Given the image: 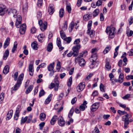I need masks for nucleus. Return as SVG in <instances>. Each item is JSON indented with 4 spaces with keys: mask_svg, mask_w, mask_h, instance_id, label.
<instances>
[{
    "mask_svg": "<svg viewBox=\"0 0 133 133\" xmlns=\"http://www.w3.org/2000/svg\"><path fill=\"white\" fill-rule=\"evenodd\" d=\"M96 49H92L91 50V52L92 53H93V54L91 56L90 58L89 59V60L91 62H93V63H92L91 64L94 65V66H98V65L97 64V62H96V60L97 59V57L96 54L95 53V52H96Z\"/></svg>",
    "mask_w": 133,
    "mask_h": 133,
    "instance_id": "1",
    "label": "nucleus"
},
{
    "mask_svg": "<svg viewBox=\"0 0 133 133\" xmlns=\"http://www.w3.org/2000/svg\"><path fill=\"white\" fill-rule=\"evenodd\" d=\"M132 117V115L130 114H127L126 115L122 117V121L124 122V128L126 129L129 124V119Z\"/></svg>",
    "mask_w": 133,
    "mask_h": 133,
    "instance_id": "2",
    "label": "nucleus"
},
{
    "mask_svg": "<svg viewBox=\"0 0 133 133\" xmlns=\"http://www.w3.org/2000/svg\"><path fill=\"white\" fill-rule=\"evenodd\" d=\"M24 77V74H21L19 76L18 79L15 85L12 90H17L19 87L21 85L22 82L23 80Z\"/></svg>",
    "mask_w": 133,
    "mask_h": 133,
    "instance_id": "3",
    "label": "nucleus"
},
{
    "mask_svg": "<svg viewBox=\"0 0 133 133\" xmlns=\"http://www.w3.org/2000/svg\"><path fill=\"white\" fill-rule=\"evenodd\" d=\"M115 30V29L114 28L112 27L110 28L109 26H108L107 27L105 32L107 34H108L109 32V37L110 38H112L114 37Z\"/></svg>",
    "mask_w": 133,
    "mask_h": 133,
    "instance_id": "4",
    "label": "nucleus"
},
{
    "mask_svg": "<svg viewBox=\"0 0 133 133\" xmlns=\"http://www.w3.org/2000/svg\"><path fill=\"white\" fill-rule=\"evenodd\" d=\"M81 48L80 45H77L74 46L72 48L74 52V56H77L79 52V50Z\"/></svg>",
    "mask_w": 133,
    "mask_h": 133,
    "instance_id": "5",
    "label": "nucleus"
},
{
    "mask_svg": "<svg viewBox=\"0 0 133 133\" xmlns=\"http://www.w3.org/2000/svg\"><path fill=\"white\" fill-rule=\"evenodd\" d=\"M85 87V83L84 82L80 83L78 84L77 87V91L80 92L82 91Z\"/></svg>",
    "mask_w": 133,
    "mask_h": 133,
    "instance_id": "6",
    "label": "nucleus"
},
{
    "mask_svg": "<svg viewBox=\"0 0 133 133\" xmlns=\"http://www.w3.org/2000/svg\"><path fill=\"white\" fill-rule=\"evenodd\" d=\"M58 124L61 126H64L65 123V122L63 118L61 116H60L58 120Z\"/></svg>",
    "mask_w": 133,
    "mask_h": 133,
    "instance_id": "7",
    "label": "nucleus"
},
{
    "mask_svg": "<svg viewBox=\"0 0 133 133\" xmlns=\"http://www.w3.org/2000/svg\"><path fill=\"white\" fill-rule=\"evenodd\" d=\"M88 54V52L87 51H84L82 52L80 54V56L76 58V61L77 62L80 58L82 57H85Z\"/></svg>",
    "mask_w": 133,
    "mask_h": 133,
    "instance_id": "8",
    "label": "nucleus"
},
{
    "mask_svg": "<svg viewBox=\"0 0 133 133\" xmlns=\"http://www.w3.org/2000/svg\"><path fill=\"white\" fill-rule=\"evenodd\" d=\"M99 103H95L93 104L91 107L90 110L92 112L96 111L99 107Z\"/></svg>",
    "mask_w": 133,
    "mask_h": 133,
    "instance_id": "9",
    "label": "nucleus"
},
{
    "mask_svg": "<svg viewBox=\"0 0 133 133\" xmlns=\"http://www.w3.org/2000/svg\"><path fill=\"white\" fill-rule=\"evenodd\" d=\"M19 32L21 34H24L25 32L26 28V26L25 24L24 23L21 26H20Z\"/></svg>",
    "mask_w": 133,
    "mask_h": 133,
    "instance_id": "10",
    "label": "nucleus"
},
{
    "mask_svg": "<svg viewBox=\"0 0 133 133\" xmlns=\"http://www.w3.org/2000/svg\"><path fill=\"white\" fill-rule=\"evenodd\" d=\"M54 8V5L53 4H50L49 5L48 8V12L50 14L52 15L54 12L55 11Z\"/></svg>",
    "mask_w": 133,
    "mask_h": 133,
    "instance_id": "11",
    "label": "nucleus"
},
{
    "mask_svg": "<svg viewBox=\"0 0 133 133\" xmlns=\"http://www.w3.org/2000/svg\"><path fill=\"white\" fill-rule=\"evenodd\" d=\"M22 20L21 17L20 15H19L17 18L15 24V25L16 27L17 28H19V26H18L21 23Z\"/></svg>",
    "mask_w": 133,
    "mask_h": 133,
    "instance_id": "12",
    "label": "nucleus"
},
{
    "mask_svg": "<svg viewBox=\"0 0 133 133\" xmlns=\"http://www.w3.org/2000/svg\"><path fill=\"white\" fill-rule=\"evenodd\" d=\"M87 104V102L85 101H84L83 104H82L81 105L79 106V110H80L83 111H84L85 109L87 108V106L86 105Z\"/></svg>",
    "mask_w": 133,
    "mask_h": 133,
    "instance_id": "13",
    "label": "nucleus"
},
{
    "mask_svg": "<svg viewBox=\"0 0 133 133\" xmlns=\"http://www.w3.org/2000/svg\"><path fill=\"white\" fill-rule=\"evenodd\" d=\"M8 11H9V13H10V15H11L12 14H13V16L14 17L16 18L17 16V11L16 9H8Z\"/></svg>",
    "mask_w": 133,
    "mask_h": 133,
    "instance_id": "14",
    "label": "nucleus"
},
{
    "mask_svg": "<svg viewBox=\"0 0 133 133\" xmlns=\"http://www.w3.org/2000/svg\"><path fill=\"white\" fill-rule=\"evenodd\" d=\"M75 63H77L78 62V63L80 66H84L85 65V62L84 59L83 58H80L77 61H76V58H75Z\"/></svg>",
    "mask_w": 133,
    "mask_h": 133,
    "instance_id": "15",
    "label": "nucleus"
},
{
    "mask_svg": "<svg viewBox=\"0 0 133 133\" xmlns=\"http://www.w3.org/2000/svg\"><path fill=\"white\" fill-rule=\"evenodd\" d=\"M56 43L57 45L58 46L60 49V51L64 49V48L61 46V41L59 38H57V39Z\"/></svg>",
    "mask_w": 133,
    "mask_h": 133,
    "instance_id": "16",
    "label": "nucleus"
},
{
    "mask_svg": "<svg viewBox=\"0 0 133 133\" xmlns=\"http://www.w3.org/2000/svg\"><path fill=\"white\" fill-rule=\"evenodd\" d=\"M58 119V116L57 115L54 116L50 121V122L51 124L52 125H54Z\"/></svg>",
    "mask_w": 133,
    "mask_h": 133,
    "instance_id": "17",
    "label": "nucleus"
},
{
    "mask_svg": "<svg viewBox=\"0 0 133 133\" xmlns=\"http://www.w3.org/2000/svg\"><path fill=\"white\" fill-rule=\"evenodd\" d=\"M92 16L91 14H85L83 16V19L85 21H87L91 19Z\"/></svg>",
    "mask_w": 133,
    "mask_h": 133,
    "instance_id": "18",
    "label": "nucleus"
},
{
    "mask_svg": "<svg viewBox=\"0 0 133 133\" xmlns=\"http://www.w3.org/2000/svg\"><path fill=\"white\" fill-rule=\"evenodd\" d=\"M13 113V111L12 110H10L8 112L7 115V117L6 119L7 120H8L10 119L12 117Z\"/></svg>",
    "mask_w": 133,
    "mask_h": 133,
    "instance_id": "19",
    "label": "nucleus"
},
{
    "mask_svg": "<svg viewBox=\"0 0 133 133\" xmlns=\"http://www.w3.org/2000/svg\"><path fill=\"white\" fill-rule=\"evenodd\" d=\"M5 8L4 6L0 5V15H3L5 13Z\"/></svg>",
    "mask_w": 133,
    "mask_h": 133,
    "instance_id": "20",
    "label": "nucleus"
},
{
    "mask_svg": "<svg viewBox=\"0 0 133 133\" xmlns=\"http://www.w3.org/2000/svg\"><path fill=\"white\" fill-rule=\"evenodd\" d=\"M10 39L8 37L6 39L3 45V47L4 49L6 48L9 45V44Z\"/></svg>",
    "mask_w": 133,
    "mask_h": 133,
    "instance_id": "21",
    "label": "nucleus"
},
{
    "mask_svg": "<svg viewBox=\"0 0 133 133\" xmlns=\"http://www.w3.org/2000/svg\"><path fill=\"white\" fill-rule=\"evenodd\" d=\"M9 54V51L8 49H7L4 54L3 57V59L4 60H6Z\"/></svg>",
    "mask_w": 133,
    "mask_h": 133,
    "instance_id": "22",
    "label": "nucleus"
},
{
    "mask_svg": "<svg viewBox=\"0 0 133 133\" xmlns=\"http://www.w3.org/2000/svg\"><path fill=\"white\" fill-rule=\"evenodd\" d=\"M52 96V94H50L48 96L47 98L45 100V104H49L51 101V98Z\"/></svg>",
    "mask_w": 133,
    "mask_h": 133,
    "instance_id": "23",
    "label": "nucleus"
},
{
    "mask_svg": "<svg viewBox=\"0 0 133 133\" xmlns=\"http://www.w3.org/2000/svg\"><path fill=\"white\" fill-rule=\"evenodd\" d=\"M47 24L46 23H43L40 26V28L41 30L43 31H44L46 28Z\"/></svg>",
    "mask_w": 133,
    "mask_h": 133,
    "instance_id": "24",
    "label": "nucleus"
},
{
    "mask_svg": "<svg viewBox=\"0 0 133 133\" xmlns=\"http://www.w3.org/2000/svg\"><path fill=\"white\" fill-rule=\"evenodd\" d=\"M124 78L123 74L122 73H121L119 77V82L120 83L122 82L123 81Z\"/></svg>",
    "mask_w": 133,
    "mask_h": 133,
    "instance_id": "25",
    "label": "nucleus"
},
{
    "mask_svg": "<svg viewBox=\"0 0 133 133\" xmlns=\"http://www.w3.org/2000/svg\"><path fill=\"white\" fill-rule=\"evenodd\" d=\"M37 44L36 41L33 42L31 44L32 48L36 50L37 49Z\"/></svg>",
    "mask_w": 133,
    "mask_h": 133,
    "instance_id": "26",
    "label": "nucleus"
},
{
    "mask_svg": "<svg viewBox=\"0 0 133 133\" xmlns=\"http://www.w3.org/2000/svg\"><path fill=\"white\" fill-rule=\"evenodd\" d=\"M87 33L90 35L91 37H92L95 35V31L93 30H89L88 29Z\"/></svg>",
    "mask_w": 133,
    "mask_h": 133,
    "instance_id": "27",
    "label": "nucleus"
},
{
    "mask_svg": "<svg viewBox=\"0 0 133 133\" xmlns=\"http://www.w3.org/2000/svg\"><path fill=\"white\" fill-rule=\"evenodd\" d=\"M33 88V86L32 85H30L28 88L25 91V93L26 94H29L32 90Z\"/></svg>",
    "mask_w": 133,
    "mask_h": 133,
    "instance_id": "28",
    "label": "nucleus"
},
{
    "mask_svg": "<svg viewBox=\"0 0 133 133\" xmlns=\"http://www.w3.org/2000/svg\"><path fill=\"white\" fill-rule=\"evenodd\" d=\"M53 48V45L52 43H49L48 45L47 50L49 52H50L52 50Z\"/></svg>",
    "mask_w": 133,
    "mask_h": 133,
    "instance_id": "29",
    "label": "nucleus"
},
{
    "mask_svg": "<svg viewBox=\"0 0 133 133\" xmlns=\"http://www.w3.org/2000/svg\"><path fill=\"white\" fill-rule=\"evenodd\" d=\"M40 119L41 121H43L46 118V115L44 113L40 114L39 116Z\"/></svg>",
    "mask_w": 133,
    "mask_h": 133,
    "instance_id": "30",
    "label": "nucleus"
},
{
    "mask_svg": "<svg viewBox=\"0 0 133 133\" xmlns=\"http://www.w3.org/2000/svg\"><path fill=\"white\" fill-rule=\"evenodd\" d=\"M55 84V87L57 88L56 89H55V90H57L58 89L59 85V82L57 79H55L54 80Z\"/></svg>",
    "mask_w": 133,
    "mask_h": 133,
    "instance_id": "31",
    "label": "nucleus"
},
{
    "mask_svg": "<svg viewBox=\"0 0 133 133\" xmlns=\"http://www.w3.org/2000/svg\"><path fill=\"white\" fill-rule=\"evenodd\" d=\"M64 14V9L63 8H61L59 12V17L62 18L63 17V16Z\"/></svg>",
    "mask_w": 133,
    "mask_h": 133,
    "instance_id": "32",
    "label": "nucleus"
},
{
    "mask_svg": "<svg viewBox=\"0 0 133 133\" xmlns=\"http://www.w3.org/2000/svg\"><path fill=\"white\" fill-rule=\"evenodd\" d=\"M28 4L27 3H25L23 5V11L24 12H25L28 9Z\"/></svg>",
    "mask_w": 133,
    "mask_h": 133,
    "instance_id": "33",
    "label": "nucleus"
},
{
    "mask_svg": "<svg viewBox=\"0 0 133 133\" xmlns=\"http://www.w3.org/2000/svg\"><path fill=\"white\" fill-rule=\"evenodd\" d=\"M18 75V72H16L12 75V77L14 78L15 81H16L17 79V77Z\"/></svg>",
    "mask_w": 133,
    "mask_h": 133,
    "instance_id": "34",
    "label": "nucleus"
},
{
    "mask_svg": "<svg viewBox=\"0 0 133 133\" xmlns=\"http://www.w3.org/2000/svg\"><path fill=\"white\" fill-rule=\"evenodd\" d=\"M75 26V23L73 21H72L69 26V30L70 31H71L73 29L74 26Z\"/></svg>",
    "mask_w": 133,
    "mask_h": 133,
    "instance_id": "35",
    "label": "nucleus"
},
{
    "mask_svg": "<svg viewBox=\"0 0 133 133\" xmlns=\"http://www.w3.org/2000/svg\"><path fill=\"white\" fill-rule=\"evenodd\" d=\"M99 13V10L98 9H95L93 12V16L95 17L97 16Z\"/></svg>",
    "mask_w": 133,
    "mask_h": 133,
    "instance_id": "36",
    "label": "nucleus"
},
{
    "mask_svg": "<svg viewBox=\"0 0 133 133\" xmlns=\"http://www.w3.org/2000/svg\"><path fill=\"white\" fill-rule=\"evenodd\" d=\"M60 32L61 37L64 39H65L66 36L63 31V30H61Z\"/></svg>",
    "mask_w": 133,
    "mask_h": 133,
    "instance_id": "37",
    "label": "nucleus"
},
{
    "mask_svg": "<svg viewBox=\"0 0 133 133\" xmlns=\"http://www.w3.org/2000/svg\"><path fill=\"white\" fill-rule=\"evenodd\" d=\"M29 71L30 75L31 76H32L33 75L34 72L33 67H29Z\"/></svg>",
    "mask_w": 133,
    "mask_h": 133,
    "instance_id": "38",
    "label": "nucleus"
},
{
    "mask_svg": "<svg viewBox=\"0 0 133 133\" xmlns=\"http://www.w3.org/2000/svg\"><path fill=\"white\" fill-rule=\"evenodd\" d=\"M114 75L112 73H110L109 74V77L110 78V80L111 81V83L113 84H114V81L112 80V78H114Z\"/></svg>",
    "mask_w": 133,
    "mask_h": 133,
    "instance_id": "39",
    "label": "nucleus"
},
{
    "mask_svg": "<svg viewBox=\"0 0 133 133\" xmlns=\"http://www.w3.org/2000/svg\"><path fill=\"white\" fill-rule=\"evenodd\" d=\"M17 42H15L14 44V45L13 48L12 49V52L13 53L16 50L17 48Z\"/></svg>",
    "mask_w": 133,
    "mask_h": 133,
    "instance_id": "40",
    "label": "nucleus"
},
{
    "mask_svg": "<svg viewBox=\"0 0 133 133\" xmlns=\"http://www.w3.org/2000/svg\"><path fill=\"white\" fill-rule=\"evenodd\" d=\"M9 67H4L3 71V73L5 74H7L9 72Z\"/></svg>",
    "mask_w": 133,
    "mask_h": 133,
    "instance_id": "41",
    "label": "nucleus"
},
{
    "mask_svg": "<svg viewBox=\"0 0 133 133\" xmlns=\"http://www.w3.org/2000/svg\"><path fill=\"white\" fill-rule=\"evenodd\" d=\"M74 111L73 108H72L68 114V117L69 118H70L72 115Z\"/></svg>",
    "mask_w": 133,
    "mask_h": 133,
    "instance_id": "42",
    "label": "nucleus"
},
{
    "mask_svg": "<svg viewBox=\"0 0 133 133\" xmlns=\"http://www.w3.org/2000/svg\"><path fill=\"white\" fill-rule=\"evenodd\" d=\"M111 46H109L106 47L103 51V53L104 54L107 53L111 49Z\"/></svg>",
    "mask_w": 133,
    "mask_h": 133,
    "instance_id": "43",
    "label": "nucleus"
},
{
    "mask_svg": "<svg viewBox=\"0 0 133 133\" xmlns=\"http://www.w3.org/2000/svg\"><path fill=\"white\" fill-rule=\"evenodd\" d=\"M104 86L102 83H101L99 86V88L100 90L103 92H105V91L104 89Z\"/></svg>",
    "mask_w": 133,
    "mask_h": 133,
    "instance_id": "44",
    "label": "nucleus"
},
{
    "mask_svg": "<svg viewBox=\"0 0 133 133\" xmlns=\"http://www.w3.org/2000/svg\"><path fill=\"white\" fill-rule=\"evenodd\" d=\"M72 82V77L71 76L69 79V81L68 83V85L69 87L71 86Z\"/></svg>",
    "mask_w": 133,
    "mask_h": 133,
    "instance_id": "45",
    "label": "nucleus"
},
{
    "mask_svg": "<svg viewBox=\"0 0 133 133\" xmlns=\"http://www.w3.org/2000/svg\"><path fill=\"white\" fill-rule=\"evenodd\" d=\"M92 23V21L91 20L89 21L88 22V30H91V27Z\"/></svg>",
    "mask_w": 133,
    "mask_h": 133,
    "instance_id": "46",
    "label": "nucleus"
},
{
    "mask_svg": "<svg viewBox=\"0 0 133 133\" xmlns=\"http://www.w3.org/2000/svg\"><path fill=\"white\" fill-rule=\"evenodd\" d=\"M45 124V123L44 122H42L40 123L39 124V129L40 130H42Z\"/></svg>",
    "mask_w": 133,
    "mask_h": 133,
    "instance_id": "47",
    "label": "nucleus"
},
{
    "mask_svg": "<svg viewBox=\"0 0 133 133\" xmlns=\"http://www.w3.org/2000/svg\"><path fill=\"white\" fill-rule=\"evenodd\" d=\"M45 94V92L43 89L42 90L39 92V97L44 95Z\"/></svg>",
    "mask_w": 133,
    "mask_h": 133,
    "instance_id": "48",
    "label": "nucleus"
},
{
    "mask_svg": "<svg viewBox=\"0 0 133 133\" xmlns=\"http://www.w3.org/2000/svg\"><path fill=\"white\" fill-rule=\"evenodd\" d=\"M80 39H76L74 42V44H76V45H80L79 44V43L80 42Z\"/></svg>",
    "mask_w": 133,
    "mask_h": 133,
    "instance_id": "49",
    "label": "nucleus"
},
{
    "mask_svg": "<svg viewBox=\"0 0 133 133\" xmlns=\"http://www.w3.org/2000/svg\"><path fill=\"white\" fill-rule=\"evenodd\" d=\"M67 23L65 22L64 23V26L62 28V30H65L67 29Z\"/></svg>",
    "mask_w": 133,
    "mask_h": 133,
    "instance_id": "50",
    "label": "nucleus"
},
{
    "mask_svg": "<svg viewBox=\"0 0 133 133\" xmlns=\"http://www.w3.org/2000/svg\"><path fill=\"white\" fill-rule=\"evenodd\" d=\"M21 130L18 127H16L15 131L14 133H21Z\"/></svg>",
    "mask_w": 133,
    "mask_h": 133,
    "instance_id": "51",
    "label": "nucleus"
},
{
    "mask_svg": "<svg viewBox=\"0 0 133 133\" xmlns=\"http://www.w3.org/2000/svg\"><path fill=\"white\" fill-rule=\"evenodd\" d=\"M28 118L27 116L25 117L24 118H23V117L22 118L21 121V123H24L26 121Z\"/></svg>",
    "mask_w": 133,
    "mask_h": 133,
    "instance_id": "52",
    "label": "nucleus"
},
{
    "mask_svg": "<svg viewBox=\"0 0 133 133\" xmlns=\"http://www.w3.org/2000/svg\"><path fill=\"white\" fill-rule=\"evenodd\" d=\"M42 3L43 0H38L37 5L39 7H40L42 5Z\"/></svg>",
    "mask_w": 133,
    "mask_h": 133,
    "instance_id": "53",
    "label": "nucleus"
},
{
    "mask_svg": "<svg viewBox=\"0 0 133 133\" xmlns=\"http://www.w3.org/2000/svg\"><path fill=\"white\" fill-rule=\"evenodd\" d=\"M93 75L92 73L88 75L86 78L85 80L87 81Z\"/></svg>",
    "mask_w": 133,
    "mask_h": 133,
    "instance_id": "54",
    "label": "nucleus"
},
{
    "mask_svg": "<svg viewBox=\"0 0 133 133\" xmlns=\"http://www.w3.org/2000/svg\"><path fill=\"white\" fill-rule=\"evenodd\" d=\"M118 112L120 115H124L127 114L126 112L124 111H122L120 110H118Z\"/></svg>",
    "mask_w": 133,
    "mask_h": 133,
    "instance_id": "55",
    "label": "nucleus"
},
{
    "mask_svg": "<svg viewBox=\"0 0 133 133\" xmlns=\"http://www.w3.org/2000/svg\"><path fill=\"white\" fill-rule=\"evenodd\" d=\"M64 40L66 41L68 43H69L71 41V38L70 37H69L68 38H66Z\"/></svg>",
    "mask_w": 133,
    "mask_h": 133,
    "instance_id": "56",
    "label": "nucleus"
},
{
    "mask_svg": "<svg viewBox=\"0 0 133 133\" xmlns=\"http://www.w3.org/2000/svg\"><path fill=\"white\" fill-rule=\"evenodd\" d=\"M79 108L78 107L76 108L75 110V111L77 114H79L80 112Z\"/></svg>",
    "mask_w": 133,
    "mask_h": 133,
    "instance_id": "57",
    "label": "nucleus"
},
{
    "mask_svg": "<svg viewBox=\"0 0 133 133\" xmlns=\"http://www.w3.org/2000/svg\"><path fill=\"white\" fill-rule=\"evenodd\" d=\"M130 95L129 94H127L125 96H123L122 98L124 99H128L130 97Z\"/></svg>",
    "mask_w": 133,
    "mask_h": 133,
    "instance_id": "58",
    "label": "nucleus"
},
{
    "mask_svg": "<svg viewBox=\"0 0 133 133\" xmlns=\"http://www.w3.org/2000/svg\"><path fill=\"white\" fill-rule=\"evenodd\" d=\"M127 54H128L129 56H133V49H131L129 51L127 52Z\"/></svg>",
    "mask_w": 133,
    "mask_h": 133,
    "instance_id": "59",
    "label": "nucleus"
},
{
    "mask_svg": "<svg viewBox=\"0 0 133 133\" xmlns=\"http://www.w3.org/2000/svg\"><path fill=\"white\" fill-rule=\"evenodd\" d=\"M98 94V91L96 90H95L92 93V95L94 97L95 96H97Z\"/></svg>",
    "mask_w": 133,
    "mask_h": 133,
    "instance_id": "60",
    "label": "nucleus"
},
{
    "mask_svg": "<svg viewBox=\"0 0 133 133\" xmlns=\"http://www.w3.org/2000/svg\"><path fill=\"white\" fill-rule=\"evenodd\" d=\"M66 8L68 12L69 13H70L71 10V6L69 5H67L66 6Z\"/></svg>",
    "mask_w": 133,
    "mask_h": 133,
    "instance_id": "61",
    "label": "nucleus"
},
{
    "mask_svg": "<svg viewBox=\"0 0 133 133\" xmlns=\"http://www.w3.org/2000/svg\"><path fill=\"white\" fill-rule=\"evenodd\" d=\"M54 87H55V85L54 83H51L50 85L49 86V88L50 89H52Z\"/></svg>",
    "mask_w": 133,
    "mask_h": 133,
    "instance_id": "62",
    "label": "nucleus"
},
{
    "mask_svg": "<svg viewBox=\"0 0 133 133\" xmlns=\"http://www.w3.org/2000/svg\"><path fill=\"white\" fill-rule=\"evenodd\" d=\"M36 30V29L34 27L32 28L31 29V31L32 33H35Z\"/></svg>",
    "mask_w": 133,
    "mask_h": 133,
    "instance_id": "63",
    "label": "nucleus"
},
{
    "mask_svg": "<svg viewBox=\"0 0 133 133\" xmlns=\"http://www.w3.org/2000/svg\"><path fill=\"white\" fill-rule=\"evenodd\" d=\"M100 132L98 128L97 127H96L94 129V133H99Z\"/></svg>",
    "mask_w": 133,
    "mask_h": 133,
    "instance_id": "64",
    "label": "nucleus"
}]
</instances>
